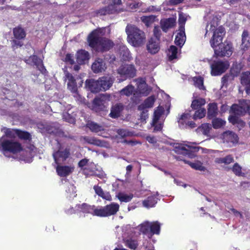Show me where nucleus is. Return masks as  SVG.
I'll return each instance as SVG.
<instances>
[{"label":"nucleus","instance_id":"f257e3e1","mask_svg":"<svg viewBox=\"0 0 250 250\" xmlns=\"http://www.w3.org/2000/svg\"><path fill=\"white\" fill-rule=\"evenodd\" d=\"M105 27H98L92 30L87 36V42L89 46L97 52L108 51L114 45L113 42L104 37Z\"/></svg>","mask_w":250,"mask_h":250},{"label":"nucleus","instance_id":"f03ea898","mask_svg":"<svg viewBox=\"0 0 250 250\" xmlns=\"http://www.w3.org/2000/svg\"><path fill=\"white\" fill-rule=\"evenodd\" d=\"M225 33V28L222 26H219L214 31L210 40L211 46L214 49L216 57H229L233 53V48L231 42L227 41L222 42Z\"/></svg>","mask_w":250,"mask_h":250},{"label":"nucleus","instance_id":"7ed1b4c3","mask_svg":"<svg viewBox=\"0 0 250 250\" xmlns=\"http://www.w3.org/2000/svg\"><path fill=\"white\" fill-rule=\"evenodd\" d=\"M114 83V79L108 76L99 78L97 80H86V83L91 92L97 93L100 91L109 89Z\"/></svg>","mask_w":250,"mask_h":250},{"label":"nucleus","instance_id":"20e7f679","mask_svg":"<svg viewBox=\"0 0 250 250\" xmlns=\"http://www.w3.org/2000/svg\"><path fill=\"white\" fill-rule=\"evenodd\" d=\"M126 32L129 42L133 46L137 47L142 45L146 40L145 33L135 25H127L126 27Z\"/></svg>","mask_w":250,"mask_h":250},{"label":"nucleus","instance_id":"39448f33","mask_svg":"<svg viewBox=\"0 0 250 250\" xmlns=\"http://www.w3.org/2000/svg\"><path fill=\"white\" fill-rule=\"evenodd\" d=\"M139 234L151 239L154 235H159L161 231V224L157 221L149 222L146 221L138 226Z\"/></svg>","mask_w":250,"mask_h":250},{"label":"nucleus","instance_id":"423d86ee","mask_svg":"<svg viewBox=\"0 0 250 250\" xmlns=\"http://www.w3.org/2000/svg\"><path fill=\"white\" fill-rule=\"evenodd\" d=\"M119 205L116 203H111L104 207L95 208L92 215L101 217H108L115 215L119 210Z\"/></svg>","mask_w":250,"mask_h":250},{"label":"nucleus","instance_id":"0eeeda50","mask_svg":"<svg viewBox=\"0 0 250 250\" xmlns=\"http://www.w3.org/2000/svg\"><path fill=\"white\" fill-rule=\"evenodd\" d=\"M199 150V147L189 146H184L182 144H178L174 147V151L176 153L184 156H187L190 158L195 157L196 156V153Z\"/></svg>","mask_w":250,"mask_h":250},{"label":"nucleus","instance_id":"6e6552de","mask_svg":"<svg viewBox=\"0 0 250 250\" xmlns=\"http://www.w3.org/2000/svg\"><path fill=\"white\" fill-rule=\"evenodd\" d=\"M0 145L4 151L13 154H17L23 150L21 144L17 141L4 140L1 142Z\"/></svg>","mask_w":250,"mask_h":250},{"label":"nucleus","instance_id":"1a4fd4ad","mask_svg":"<svg viewBox=\"0 0 250 250\" xmlns=\"http://www.w3.org/2000/svg\"><path fill=\"white\" fill-rule=\"evenodd\" d=\"M53 157L56 164H62L70 156V149L66 147L60 148L53 153Z\"/></svg>","mask_w":250,"mask_h":250},{"label":"nucleus","instance_id":"9d476101","mask_svg":"<svg viewBox=\"0 0 250 250\" xmlns=\"http://www.w3.org/2000/svg\"><path fill=\"white\" fill-rule=\"evenodd\" d=\"M65 77H64V80L66 81L68 80L67 83V88L72 93L74 94H78V87L76 83V80H79L80 83H79V84H80L79 86H82V84L83 83V82L82 80H81L80 79H78V78H77V79H75L74 76L72 75V74L69 73L68 71L65 72Z\"/></svg>","mask_w":250,"mask_h":250},{"label":"nucleus","instance_id":"9b49d317","mask_svg":"<svg viewBox=\"0 0 250 250\" xmlns=\"http://www.w3.org/2000/svg\"><path fill=\"white\" fill-rule=\"evenodd\" d=\"M229 64L227 62L215 61L211 65V74L216 76L221 75L228 68Z\"/></svg>","mask_w":250,"mask_h":250},{"label":"nucleus","instance_id":"f8f14e48","mask_svg":"<svg viewBox=\"0 0 250 250\" xmlns=\"http://www.w3.org/2000/svg\"><path fill=\"white\" fill-rule=\"evenodd\" d=\"M24 61L27 64L35 65L37 68L43 75H45L47 74L48 72L43 65L42 60L37 55H31Z\"/></svg>","mask_w":250,"mask_h":250},{"label":"nucleus","instance_id":"ddd939ff","mask_svg":"<svg viewBox=\"0 0 250 250\" xmlns=\"http://www.w3.org/2000/svg\"><path fill=\"white\" fill-rule=\"evenodd\" d=\"M250 101L243 100L241 103V105L233 104L230 107V112L237 116L244 115L247 111V107L249 106Z\"/></svg>","mask_w":250,"mask_h":250},{"label":"nucleus","instance_id":"4468645a","mask_svg":"<svg viewBox=\"0 0 250 250\" xmlns=\"http://www.w3.org/2000/svg\"><path fill=\"white\" fill-rule=\"evenodd\" d=\"M118 73L126 78H132L136 74V69L133 64H125L118 69Z\"/></svg>","mask_w":250,"mask_h":250},{"label":"nucleus","instance_id":"2eb2a0df","mask_svg":"<svg viewBox=\"0 0 250 250\" xmlns=\"http://www.w3.org/2000/svg\"><path fill=\"white\" fill-rule=\"evenodd\" d=\"M56 170L59 176L66 177L72 173L74 167L69 166H62V164H58L56 167Z\"/></svg>","mask_w":250,"mask_h":250},{"label":"nucleus","instance_id":"dca6fc26","mask_svg":"<svg viewBox=\"0 0 250 250\" xmlns=\"http://www.w3.org/2000/svg\"><path fill=\"white\" fill-rule=\"evenodd\" d=\"M91 69L95 73L102 72L106 69V64L103 59L98 58L92 63Z\"/></svg>","mask_w":250,"mask_h":250},{"label":"nucleus","instance_id":"f3484780","mask_svg":"<svg viewBox=\"0 0 250 250\" xmlns=\"http://www.w3.org/2000/svg\"><path fill=\"white\" fill-rule=\"evenodd\" d=\"M241 50L246 51L250 48V35L248 30H244L242 34Z\"/></svg>","mask_w":250,"mask_h":250},{"label":"nucleus","instance_id":"a211bd4d","mask_svg":"<svg viewBox=\"0 0 250 250\" xmlns=\"http://www.w3.org/2000/svg\"><path fill=\"white\" fill-rule=\"evenodd\" d=\"M160 41L151 38L147 44L146 47L148 51L152 54H155L160 50Z\"/></svg>","mask_w":250,"mask_h":250},{"label":"nucleus","instance_id":"6ab92c4d","mask_svg":"<svg viewBox=\"0 0 250 250\" xmlns=\"http://www.w3.org/2000/svg\"><path fill=\"white\" fill-rule=\"evenodd\" d=\"M105 105L101 97H95L92 102V109L96 112L104 110Z\"/></svg>","mask_w":250,"mask_h":250},{"label":"nucleus","instance_id":"aec40b11","mask_svg":"<svg viewBox=\"0 0 250 250\" xmlns=\"http://www.w3.org/2000/svg\"><path fill=\"white\" fill-rule=\"evenodd\" d=\"M124 109V105L122 103H117L113 105L109 114L110 117L116 118L120 116L121 112Z\"/></svg>","mask_w":250,"mask_h":250},{"label":"nucleus","instance_id":"412c9836","mask_svg":"<svg viewBox=\"0 0 250 250\" xmlns=\"http://www.w3.org/2000/svg\"><path fill=\"white\" fill-rule=\"evenodd\" d=\"M155 101L154 96L152 95L147 97L144 102L138 106V110H142L151 108Z\"/></svg>","mask_w":250,"mask_h":250},{"label":"nucleus","instance_id":"4be33fe9","mask_svg":"<svg viewBox=\"0 0 250 250\" xmlns=\"http://www.w3.org/2000/svg\"><path fill=\"white\" fill-rule=\"evenodd\" d=\"M89 58V53L85 50L81 49L77 53L76 61L80 64H83Z\"/></svg>","mask_w":250,"mask_h":250},{"label":"nucleus","instance_id":"5701e85b","mask_svg":"<svg viewBox=\"0 0 250 250\" xmlns=\"http://www.w3.org/2000/svg\"><path fill=\"white\" fill-rule=\"evenodd\" d=\"M93 189L96 194L103 199L108 201H111L112 200V197L109 192H104L101 187L98 185H95L93 187Z\"/></svg>","mask_w":250,"mask_h":250},{"label":"nucleus","instance_id":"b1692460","mask_svg":"<svg viewBox=\"0 0 250 250\" xmlns=\"http://www.w3.org/2000/svg\"><path fill=\"white\" fill-rule=\"evenodd\" d=\"M218 114L217 104L215 103H209L208 108V117L212 119L216 117Z\"/></svg>","mask_w":250,"mask_h":250},{"label":"nucleus","instance_id":"393cba45","mask_svg":"<svg viewBox=\"0 0 250 250\" xmlns=\"http://www.w3.org/2000/svg\"><path fill=\"white\" fill-rule=\"evenodd\" d=\"M157 198L155 195H151L143 201V205L144 207L149 208H152L157 203Z\"/></svg>","mask_w":250,"mask_h":250},{"label":"nucleus","instance_id":"a878e982","mask_svg":"<svg viewBox=\"0 0 250 250\" xmlns=\"http://www.w3.org/2000/svg\"><path fill=\"white\" fill-rule=\"evenodd\" d=\"M175 158L178 160L184 161L185 163L188 164L192 168L195 170H198L200 171H205L206 168L203 166L201 162L197 161L194 163L190 162L182 159L180 158L179 157L175 156Z\"/></svg>","mask_w":250,"mask_h":250},{"label":"nucleus","instance_id":"bb28decb","mask_svg":"<svg viewBox=\"0 0 250 250\" xmlns=\"http://www.w3.org/2000/svg\"><path fill=\"white\" fill-rule=\"evenodd\" d=\"M179 32L176 35L175 39V43L179 46H182L186 41V34L185 30L179 29Z\"/></svg>","mask_w":250,"mask_h":250},{"label":"nucleus","instance_id":"cd10ccee","mask_svg":"<svg viewBox=\"0 0 250 250\" xmlns=\"http://www.w3.org/2000/svg\"><path fill=\"white\" fill-rule=\"evenodd\" d=\"M15 39L18 40L24 39L26 37V32L23 28L20 26L15 27L13 30Z\"/></svg>","mask_w":250,"mask_h":250},{"label":"nucleus","instance_id":"c85d7f7f","mask_svg":"<svg viewBox=\"0 0 250 250\" xmlns=\"http://www.w3.org/2000/svg\"><path fill=\"white\" fill-rule=\"evenodd\" d=\"M241 82L246 86L247 93L250 92V72H245L241 76Z\"/></svg>","mask_w":250,"mask_h":250},{"label":"nucleus","instance_id":"c756f323","mask_svg":"<svg viewBox=\"0 0 250 250\" xmlns=\"http://www.w3.org/2000/svg\"><path fill=\"white\" fill-rule=\"evenodd\" d=\"M214 162L217 164L229 165L234 162V158L232 155L229 154L225 157L216 158Z\"/></svg>","mask_w":250,"mask_h":250},{"label":"nucleus","instance_id":"7c9ffc66","mask_svg":"<svg viewBox=\"0 0 250 250\" xmlns=\"http://www.w3.org/2000/svg\"><path fill=\"white\" fill-rule=\"evenodd\" d=\"M175 20L174 18H169L166 19L161 25L163 31L167 32L169 28L175 26Z\"/></svg>","mask_w":250,"mask_h":250},{"label":"nucleus","instance_id":"2f4dec72","mask_svg":"<svg viewBox=\"0 0 250 250\" xmlns=\"http://www.w3.org/2000/svg\"><path fill=\"white\" fill-rule=\"evenodd\" d=\"M210 124L208 123L202 124L196 129L197 133L208 136L211 129Z\"/></svg>","mask_w":250,"mask_h":250},{"label":"nucleus","instance_id":"473e14b6","mask_svg":"<svg viewBox=\"0 0 250 250\" xmlns=\"http://www.w3.org/2000/svg\"><path fill=\"white\" fill-rule=\"evenodd\" d=\"M16 135L18 138L24 141H31L32 139V136L31 134L28 131L22 130L19 129H16Z\"/></svg>","mask_w":250,"mask_h":250},{"label":"nucleus","instance_id":"72a5a7b5","mask_svg":"<svg viewBox=\"0 0 250 250\" xmlns=\"http://www.w3.org/2000/svg\"><path fill=\"white\" fill-rule=\"evenodd\" d=\"M114 11V6L112 5H108L98 10L97 13L101 16H104L113 14Z\"/></svg>","mask_w":250,"mask_h":250},{"label":"nucleus","instance_id":"f704fd0d","mask_svg":"<svg viewBox=\"0 0 250 250\" xmlns=\"http://www.w3.org/2000/svg\"><path fill=\"white\" fill-rule=\"evenodd\" d=\"M86 126L92 132H93L97 133L99 131L104 130L103 127L102 125H100L94 122H92V121L88 122L86 124Z\"/></svg>","mask_w":250,"mask_h":250},{"label":"nucleus","instance_id":"c9c22d12","mask_svg":"<svg viewBox=\"0 0 250 250\" xmlns=\"http://www.w3.org/2000/svg\"><path fill=\"white\" fill-rule=\"evenodd\" d=\"M228 120L229 123L233 125H239L243 127L245 125V123L241 120L237 115H230L228 118Z\"/></svg>","mask_w":250,"mask_h":250},{"label":"nucleus","instance_id":"e433bc0d","mask_svg":"<svg viewBox=\"0 0 250 250\" xmlns=\"http://www.w3.org/2000/svg\"><path fill=\"white\" fill-rule=\"evenodd\" d=\"M125 245L131 250H136L138 246V241L132 239H127L124 240Z\"/></svg>","mask_w":250,"mask_h":250},{"label":"nucleus","instance_id":"4c0bfd02","mask_svg":"<svg viewBox=\"0 0 250 250\" xmlns=\"http://www.w3.org/2000/svg\"><path fill=\"white\" fill-rule=\"evenodd\" d=\"M156 18V16L154 15L143 16L141 17V21L147 27H148L155 21Z\"/></svg>","mask_w":250,"mask_h":250},{"label":"nucleus","instance_id":"58836bf2","mask_svg":"<svg viewBox=\"0 0 250 250\" xmlns=\"http://www.w3.org/2000/svg\"><path fill=\"white\" fill-rule=\"evenodd\" d=\"M206 103V101L203 98H199L193 100L192 102L191 107L193 109H198L201 108V107L204 105Z\"/></svg>","mask_w":250,"mask_h":250},{"label":"nucleus","instance_id":"ea45409f","mask_svg":"<svg viewBox=\"0 0 250 250\" xmlns=\"http://www.w3.org/2000/svg\"><path fill=\"white\" fill-rule=\"evenodd\" d=\"M168 59L170 61H172L177 58L178 49L174 45H171L168 50Z\"/></svg>","mask_w":250,"mask_h":250},{"label":"nucleus","instance_id":"a19ab883","mask_svg":"<svg viewBox=\"0 0 250 250\" xmlns=\"http://www.w3.org/2000/svg\"><path fill=\"white\" fill-rule=\"evenodd\" d=\"M212 124L214 129H218L225 125L226 121L221 118H215L212 120Z\"/></svg>","mask_w":250,"mask_h":250},{"label":"nucleus","instance_id":"79ce46f5","mask_svg":"<svg viewBox=\"0 0 250 250\" xmlns=\"http://www.w3.org/2000/svg\"><path fill=\"white\" fill-rule=\"evenodd\" d=\"M118 199L122 202H128L131 200L133 196L132 194L127 195L122 192H119L117 195Z\"/></svg>","mask_w":250,"mask_h":250},{"label":"nucleus","instance_id":"37998d69","mask_svg":"<svg viewBox=\"0 0 250 250\" xmlns=\"http://www.w3.org/2000/svg\"><path fill=\"white\" fill-rule=\"evenodd\" d=\"M84 140L88 144L94 145L97 146H103V142L100 140L97 139L94 137H85Z\"/></svg>","mask_w":250,"mask_h":250},{"label":"nucleus","instance_id":"c03bdc74","mask_svg":"<svg viewBox=\"0 0 250 250\" xmlns=\"http://www.w3.org/2000/svg\"><path fill=\"white\" fill-rule=\"evenodd\" d=\"M193 81L195 86L201 90H204L205 89V86H204V80L202 77L200 76L194 77Z\"/></svg>","mask_w":250,"mask_h":250},{"label":"nucleus","instance_id":"a18cd8bd","mask_svg":"<svg viewBox=\"0 0 250 250\" xmlns=\"http://www.w3.org/2000/svg\"><path fill=\"white\" fill-rule=\"evenodd\" d=\"M134 89V87L132 85H128L122 89L120 91L121 95H124L127 96L131 95Z\"/></svg>","mask_w":250,"mask_h":250},{"label":"nucleus","instance_id":"49530a36","mask_svg":"<svg viewBox=\"0 0 250 250\" xmlns=\"http://www.w3.org/2000/svg\"><path fill=\"white\" fill-rule=\"evenodd\" d=\"M196 110L193 117V119H201L205 116L206 110L205 108H199Z\"/></svg>","mask_w":250,"mask_h":250},{"label":"nucleus","instance_id":"de8ad7c7","mask_svg":"<svg viewBox=\"0 0 250 250\" xmlns=\"http://www.w3.org/2000/svg\"><path fill=\"white\" fill-rule=\"evenodd\" d=\"M187 20V18L182 13L179 14L178 19L179 29L185 30V25Z\"/></svg>","mask_w":250,"mask_h":250},{"label":"nucleus","instance_id":"09e8293b","mask_svg":"<svg viewBox=\"0 0 250 250\" xmlns=\"http://www.w3.org/2000/svg\"><path fill=\"white\" fill-rule=\"evenodd\" d=\"M232 171L233 172L238 176H240L242 175V167L239 165L238 163H235L232 168Z\"/></svg>","mask_w":250,"mask_h":250},{"label":"nucleus","instance_id":"8fccbe9b","mask_svg":"<svg viewBox=\"0 0 250 250\" xmlns=\"http://www.w3.org/2000/svg\"><path fill=\"white\" fill-rule=\"evenodd\" d=\"M82 210L83 212L86 213H91L92 214L94 208V206L91 207L86 204L83 203L82 205Z\"/></svg>","mask_w":250,"mask_h":250},{"label":"nucleus","instance_id":"3c124183","mask_svg":"<svg viewBox=\"0 0 250 250\" xmlns=\"http://www.w3.org/2000/svg\"><path fill=\"white\" fill-rule=\"evenodd\" d=\"M117 133L122 138H124L127 136H131L132 135L131 132L124 129H118L117 131Z\"/></svg>","mask_w":250,"mask_h":250},{"label":"nucleus","instance_id":"603ef678","mask_svg":"<svg viewBox=\"0 0 250 250\" xmlns=\"http://www.w3.org/2000/svg\"><path fill=\"white\" fill-rule=\"evenodd\" d=\"M121 54L123 55L125 59H128L130 57V53L128 49L125 46H123L120 49Z\"/></svg>","mask_w":250,"mask_h":250},{"label":"nucleus","instance_id":"864d4df0","mask_svg":"<svg viewBox=\"0 0 250 250\" xmlns=\"http://www.w3.org/2000/svg\"><path fill=\"white\" fill-rule=\"evenodd\" d=\"M153 35L155 37V38H154L155 40L160 41L162 33L159 26H154L153 29Z\"/></svg>","mask_w":250,"mask_h":250},{"label":"nucleus","instance_id":"5fc2aeb1","mask_svg":"<svg viewBox=\"0 0 250 250\" xmlns=\"http://www.w3.org/2000/svg\"><path fill=\"white\" fill-rule=\"evenodd\" d=\"M16 129L6 128L5 134L6 137L10 138H15L16 135Z\"/></svg>","mask_w":250,"mask_h":250},{"label":"nucleus","instance_id":"6e6d98bb","mask_svg":"<svg viewBox=\"0 0 250 250\" xmlns=\"http://www.w3.org/2000/svg\"><path fill=\"white\" fill-rule=\"evenodd\" d=\"M229 141L232 143H237L238 141V136L233 132H229L228 134Z\"/></svg>","mask_w":250,"mask_h":250},{"label":"nucleus","instance_id":"4d7b16f0","mask_svg":"<svg viewBox=\"0 0 250 250\" xmlns=\"http://www.w3.org/2000/svg\"><path fill=\"white\" fill-rule=\"evenodd\" d=\"M139 110L141 111L140 116V120L141 122H145L146 119L148 117V110L147 109H145Z\"/></svg>","mask_w":250,"mask_h":250},{"label":"nucleus","instance_id":"13d9d810","mask_svg":"<svg viewBox=\"0 0 250 250\" xmlns=\"http://www.w3.org/2000/svg\"><path fill=\"white\" fill-rule=\"evenodd\" d=\"M188 114L186 113H183L179 118L178 120V123L180 127H184L185 125L186 122V120H187L188 118Z\"/></svg>","mask_w":250,"mask_h":250},{"label":"nucleus","instance_id":"bf43d9fd","mask_svg":"<svg viewBox=\"0 0 250 250\" xmlns=\"http://www.w3.org/2000/svg\"><path fill=\"white\" fill-rule=\"evenodd\" d=\"M63 119L66 122L71 124H73L75 122V118L72 116H71L68 113H64L63 114Z\"/></svg>","mask_w":250,"mask_h":250},{"label":"nucleus","instance_id":"052dcab7","mask_svg":"<svg viewBox=\"0 0 250 250\" xmlns=\"http://www.w3.org/2000/svg\"><path fill=\"white\" fill-rule=\"evenodd\" d=\"M104 60L108 61L110 63H112L116 60V57L113 54H106L104 56Z\"/></svg>","mask_w":250,"mask_h":250},{"label":"nucleus","instance_id":"680f3d73","mask_svg":"<svg viewBox=\"0 0 250 250\" xmlns=\"http://www.w3.org/2000/svg\"><path fill=\"white\" fill-rule=\"evenodd\" d=\"M163 113V108L158 107L157 109L154 111V117L156 120H158Z\"/></svg>","mask_w":250,"mask_h":250},{"label":"nucleus","instance_id":"e2e57ef3","mask_svg":"<svg viewBox=\"0 0 250 250\" xmlns=\"http://www.w3.org/2000/svg\"><path fill=\"white\" fill-rule=\"evenodd\" d=\"M73 56L71 54H67L65 57V62L72 65L75 63Z\"/></svg>","mask_w":250,"mask_h":250},{"label":"nucleus","instance_id":"0e129e2a","mask_svg":"<svg viewBox=\"0 0 250 250\" xmlns=\"http://www.w3.org/2000/svg\"><path fill=\"white\" fill-rule=\"evenodd\" d=\"M160 11V9L157 8L156 6L153 5L149 6L145 10V12H158Z\"/></svg>","mask_w":250,"mask_h":250},{"label":"nucleus","instance_id":"69168bd1","mask_svg":"<svg viewBox=\"0 0 250 250\" xmlns=\"http://www.w3.org/2000/svg\"><path fill=\"white\" fill-rule=\"evenodd\" d=\"M22 44L21 42L18 40H13L12 41V46L13 48H17L18 46H21Z\"/></svg>","mask_w":250,"mask_h":250},{"label":"nucleus","instance_id":"338daca9","mask_svg":"<svg viewBox=\"0 0 250 250\" xmlns=\"http://www.w3.org/2000/svg\"><path fill=\"white\" fill-rule=\"evenodd\" d=\"M88 162V160L84 158L81 160L78 163V166L80 167H83L85 166Z\"/></svg>","mask_w":250,"mask_h":250},{"label":"nucleus","instance_id":"774afa93","mask_svg":"<svg viewBox=\"0 0 250 250\" xmlns=\"http://www.w3.org/2000/svg\"><path fill=\"white\" fill-rule=\"evenodd\" d=\"M185 127H187V126H189L191 128H193L196 126V124L193 121H188L187 123H185Z\"/></svg>","mask_w":250,"mask_h":250}]
</instances>
